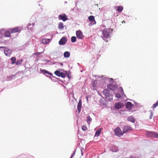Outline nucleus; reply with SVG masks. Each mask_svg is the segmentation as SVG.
I'll return each mask as SVG.
<instances>
[{"label": "nucleus", "mask_w": 158, "mask_h": 158, "mask_svg": "<svg viewBox=\"0 0 158 158\" xmlns=\"http://www.w3.org/2000/svg\"><path fill=\"white\" fill-rule=\"evenodd\" d=\"M113 30V29H105L102 31L103 36V37H102V38L105 41L107 42V40L104 39V38L106 39L110 38L111 37L110 35Z\"/></svg>", "instance_id": "f257e3e1"}, {"label": "nucleus", "mask_w": 158, "mask_h": 158, "mask_svg": "<svg viewBox=\"0 0 158 158\" xmlns=\"http://www.w3.org/2000/svg\"><path fill=\"white\" fill-rule=\"evenodd\" d=\"M103 94L105 96L107 102H110L113 100V95L110 93L109 90L107 89H104L103 91Z\"/></svg>", "instance_id": "f03ea898"}, {"label": "nucleus", "mask_w": 158, "mask_h": 158, "mask_svg": "<svg viewBox=\"0 0 158 158\" xmlns=\"http://www.w3.org/2000/svg\"><path fill=\"white\" fill-rule=\"evenodd\" d=\"M146 134L148 136L151 138H158V134L153 131H146Z\"/></svg>", "instance_id": "7ed1b4c3"}, {"label": "nucleus", "mask_w": 158, "mask_h": 158, "mask_svg": "<svg viewBox=\"0 0 158 158\" xmlns=\"http://www.w3.org/2000/svg\"><path fill=\"white\" fill-rule=\"evenodd\" d=\"M2 48L4 50V53L6 56H10L12 52L11 50L9 49L7 47H0V48Z\"/></svg>", "instance_id": "20e7f679"}, {"label": "nucleus", "mask_w": 158, "mask_h": 158, "mask_svg": "<svg viewBox=\"0 0 158 158\" xmlns=\"http://www.w3.org/2000/svg\"><path fill=\"white\" fill-rule=\"evenodd\" d=\"M114 132L115 135L118 136L120 137L123 135V133L122 132V131L119 127H117L114 130Z\"/></svg>", "instance_id": "39448f33"}, {"label": "nucleus", "mask_w": 158, "mask_h": 158, "mask_svg": "<svg viewBox=\"0 0 158 158\" xmlns=\"http://www.w3.org/2000/svg\"><path fill=\"white\" fill-rule=\"evenodd\" d=\"M107 86L108 89L113 91L116 90L117 88V85L114 83L108 84Z\"/></svg>", "instance_id": "423d86ee"}, {"label": "nucleus", "mask_w": 158, "mask_h": 158, "mask_svg": "<svg viewBox=\"0 0 158 158\" xmlns=\"http://www.w3.org/2000/svg\"><path fill=\"white\" fill-rule=\"evenodd\" d=\"M67 40L66 37L63 36L60 40L59 44L60 45H64L67 42Z\"/></svg>", "instance_id": "0eeeda50"}, {"label": "nucleus", "mask_w": 158, "mask_h": 158, "mask_svg": "<svg viewBox=\"0 0 158 158\" xmlns=\"http://www.w3.org/2000/svg\"><path fill=\"white\" fill-rule=\"evenodd\" d=\"M58 18L59 20H61L63 22H65L68 19L66 15L65 14L59 15Z\"/></svg>", "instance_id": "6e6552de"}, {"label": "nucleus", "mask_w": 158, "mask_h": 158, "mask_svg": "<svg viewBox=\"0 0 158 158\" xmlns=\"http://www.w3.org/2000/svg\"><path fill=\"white\" fill-rule=\"evenodd\" d=\"M132 130L131 127L128 126H125L123 127V134L128 132L129 131H131Z\"/></svg>", "instance_id": "1a4fd4ad"}, {"label": "nucleus", "mask_w": 158, "mask_h": 158, "mask_svg": "<svg viewBox=\"0 0 158 158\" xmlns=\"http://www.w3.org/2000/svg\"><path fill=\"white\" fill-rule=\"evenodd\" d=\"M77 37L78 39H82L84 38L82 32L80 30L77 31L76 32Z\"/></svg>", "instance_id": "9d476101"}, {"label": "nucleus", "mask_w": 158, "mask_h": 158, "mask_svg": "<svg viewBox=\"0 0 158 158\" xmlns=\"http://www.w3.org/2000/svg\"><path fill=\"white\" fill-rule=\"evenodd\" d=\"M40 71L41 72L43 73L45 75H46V74H48L52 76L53 78L58 79V78H57L53 76L52 75V73L49 72H48V71L45 69H40Z\"/></svg>", "instance_id": "9b49d317"}, {"label": "nucleus", "mask_w": 158, "mask_h": 158, "mask_svg": "<svg viewBox=\"0 0 158 158\" xmlns=\"http://www.w3.org/2000/svg\"><path fill=\"white\" fill-rule=\"evenodd\" d=\"M134 106L131 102H127L126 103V107L127 109L129 110H131Z\"/></svg>", "instance_id": "f8f14e48"}, {"label": "nucleus", "mask_w": 158, "mask_h": 158, "mask_svg": "<svg viewBox=\"0 0 158 158\" xmlns=\"http://www.w3.org/2000/svg\"><path fill=\"white\" fill-rule=\"evenodd\" d=\"M20 27L13 28L11 30V32L12 33H16L18 32H20L21 31V29H20Z\"/></svg>", "instance_id": "ddd939ff"}, {"label": "nucleus", "mask_w": 158, "mask_h": 158, "mask_svg": "<svg viewBox=\"0 0 158 158\" xmlns=\"http://www.w3.org/2000/svg\"><path fill=\"white\" fill-rule=\"evenodd\" d=\"M123 106L122 104L119 102L115 103L114 107L116 109L118 110L121 108Z\"/></svg>", "instance_id": "4468645a"}, {"label": "nucleus", "mask_w": 158, "mask_h": 158, "mask_svg": "<svg viewBox=\"0 0 158 158\" xmlns=\"http://www.w3.org/2000/svg\"><path fill=\"white\" fill-rule=\"evenodd\" d=\"M82 106V102L81 100H80L77 106V109L78 111V112L79 113L81 111V107Z\"/></svg>", "instance_id": "2eb2a0df"}, {"label": "nucleus", "mask_w": 158, "mask_h": 158, "mask_svg": "<svg viewBox=\"0 0 158 158\" xmlns=\"http://www.w3.org/2000/svg\"><path fill=\"white\" fill-rule=\"evenodd\" d=\"M51 40V39H44L40 40L41 43L43 44H47L49 43L50 40Z\"/></svg>", "instance_id": "dca6fc26"}, {"label": "nucleus", "mask_w": 158, "mask_h": 158, "mask_svg": "<svg viewBox=\"0 0 158 158\" xmlns=\"http://www.w3.org/2000/svg\"><path fill=\"white\" fill-rule=\"evenodd\" d=\"M127 119L128 121L133 123H134L135 121V118L132 116L128 117Z\"/></svg>", "instance_id": "f3484780"}, {"label": "nucleus", "mask_w": 158, "mask_h": 158, "mask_svg": "<svg viewBox=\"0 0 158 158\" xmlns=\"http://www.w3.org/2000/svg\"><path fill=\"white\" fill-rule=\"evenodd\" d=\"M88 19L90 22L94 21V23L93 24H95L96 23V21L95 20L94 17L93 15H90L88 17Z\"/></svg>", "instance_id": "a211bd4d"}, {"label": "nucleus", "mask_w": 158, "mask_h": 158, "mask_svg": "<svg viewBox=\"0 0 158 158\" xmlns=\"http://www.w3.org/2000/svg\"><path fill=\"white\" fill-rule=\"evenodd\" d=\"M16 74L14 75H12L10 76H8L7 77V79L8 81H11L12 80L15 79V77L16 75Z\"/></svg>", "instance_id": "6ab92c4d"}, {"label": "nucleus", "mask_w": 158, "mask_h": 158, "mask_svg": "<svg viewBox=\"0 0 158 158\" xmlns=\"http://www.w3.org/2000/svg\"><path fill=\"white\" fill-rule=\"evenodd\" d=\"M102 129V128H99L96 131L95 134V136L98 137L100 135Z\"/></svg>", "instance_id": "aec40b11"}, {"label": "nucleus", "mask_w": 158, "mask_h": 158, "mask_svg": "<svg viewBox=\"0 0 158 158\" xmlns=\"http://www.w3.org/2000/svg\"><path fill=\"white\" fill-rule=\"evenodd\" d=\"M70 56V53L68 51H66L64 53V57L68 58Z\"/></svg>", "instance_id": "412c9836"}, {"label": "nucleus", "mask_w": 158, "mask_h": 158, "mask_svg": "<svg viewBox=\"0 0 158 158\" xmlns=\"http://www.w3.org/2000/svg\"><path fill=\"white\" fill-rule=\"evenodd\" d=\"M97 84V81L96 80L94 81L92 83V87L93 88V89H96V85Z\"/></svg>", "instance_id": "4be33fe9"}, {"label": "nucleus", "mask_w": 158, "mask_h": 158, "mask_svg": "<svg viewBox=\"0 0 158 158\" xmlns=\"http://www.w3.org/2000/svg\"><path fill=\"white\" fill-rule=\"evenodd\" d=\"M23 59H21L19 60H18L16 62V65H18L21 64L23 61Z\"/></svg>", "instance_id": "5701e85b"}, {"label": "nucleus", "mask_w": 158, "mask_h": 158, "mask_svg": "<svg viewBox=\"0 0 158 158\" xmlns=\"http://www.w3.org/2000/svg\"><path fill=\"white\" fill-rule=\"evenodd\" d=\"M123 7L122 6H120L118 7L117 10L118 11V12L120 13L123 10Z\"/></svg>", "instance_id": "b1692460"}, {"label": "nucleus", "mask_w": 158, "mask_h": 158, "mask_svg": "<svg viewBox=\"0 0 158 158\" xmlns=\"http://www.w3.org/2000/svg\"><path fill=\"white\" fill-rule=\"evenodd\" d=\"M4 35L6 37H9L10 35V33L9 31H6L5 32Z\"/></svg>", "instance_id": "393cba45"}, {"label": "nucleus", "mask_w": 158, "mask_h": 158, "mask_svg": "<svg viewBox=\"0 0 158 158\" xmlns=\"http://www.w3.org/2000/svg\"><path fill=\"white\" fill-rule=\"evenodd\" d=\"M11 63L13 64L16 63V58L15 57H12L11 58Z\"/></svg>", "instance_id": "a878e982"}, {"label": "nucleus", "mask_w": 158, "mask_h": 158, "mask_svg": "<svg viewBox=\"0 0 158 158\" xmlns=\"http://www.w3.org/2000/svg\"><path fill=\"white\" fill-rule=\"evenodd\" d=\"M58 28L59 29H62L64 28V24L62 23H59L58 25Z\"/></svg>", "instance_id": "bb28decb"}, {"label": "nucleus", "mask_w": 158, "mask_h": 158, "mask_svg": "<svg viewBox=\"0 0 158 158\" xmlns=\"http://www.w3.org/2000/svg\"><path fill=\"white\" fill-rule=\"evenodd\" d=\"M71 41L72 43H74L76 41V37L75 36H72L71 39Z\"/></svg>", "instance_id": "cd10ccee"}, {"label": "nucleus", "mask_w": 158, "mask_h": 158, "mask_svg": "<svg viewBox=\"0 0 158 158\" xmlns=\"http://www.w3.org/2000/svg\"><path fill=\"white\" fill-rule=\"evenodd\" d=\"M87 121L88 123H90L92 121V118L89 115L87 116Z\"/></svg>", "instance_id": "c85d7f7f"}, {"label": "nucleus", "mask_w": 158, "mask_h": 158, "mask_svg": "<svg viewBox=\"0 0 158 158\" xmlns=\"http://www.w3.org/2000/svg\"><path fill=\"white\" fill-rule=\"evenodd\" d=\"M61 72H60L59 70H57L55 71L54 74L57 76H58V77H60Z\"/></svg>", "instance_id": "c756f323"}, {"label": "nucleus", "mask_w": 158, "mask_h": 158, "mask_svg": "<svg viewBox=\"0 0 158 158\" xmlns=\"http://www.w3.org/2000/svg\"><path fill=\"white\" fill-rule=\"evenodd\" d=\"M118 149L115 147H113L111 149V151L113 152H117L118 151Z\"/></svg>", "instance_id": "7c9ffc66"}, {"label": "nucleus", "mask_w": 158, "mask_h": 158, "mask_svg": "<svg viewBox=\"0 0 158 158\" xmlns=\"http://www.w3.org/2000/svg\"><path fill=\"white\" fill-rule=\"evenodd\" d=\"M115 97L118 98H120L122 96L120 94L118 93H116L115 94Z\"/></svg>", "instance_id": "2f4dec72"}, {"label": "nucleus", "mask_w": 158, "mask_h": 158, "mask_svg": "<svg viewBox=\"0 0 158 158\" xmlns=\"http://www.w3.org/2000/svg\"><path fill=\"white\" fill-rule=\"evenodd\" d=\"M158 106V100H157L156 103L154 104L152 106V107L153 108H155L157 106Z\"/></svg>", "instance_id": "473e14b6"}, {"label": "nucleus", "mask_w": 158, "mask_h": 158, "mask_svg": "<svg viewBox=\"0 0 158 158\" xmlns=\"http://www.w3.org/2000/svg\"><path fill=\"white\" fill-rule=\"evenodd\" d=\"M60 77H61L62 78H65L66 77V73L65 74L64 73L61 72L60 75Z\"/></svg>", "instance_id": "72a5a7b5"}, {"label": "nucleus", "mask_w": 158, "mask_h": 158, "mask_svg": "<svg viewBox=\"0 0 158 158\" xmlns=\"http://www.w3.org/2000/svg\"><path fill=\"white\" fill-rule=\"evenodd\" d=\"M65 73H66V75H67L69 79H70L71 78V76H70V73L69 72L68 73H67V71H65Z\"/></svg>", "instance_id": "f704fd0d"}, {"label": "nucleus", "mask_w": 158, "mask_h": 158, "mask_svg": "<svg viewBox=\"0 0 158 158\" xmlns=\"http://www.w3.org/2000/svg\"><path fill=\"white\" fill-rule=\"evenodd\" d=\"M150 114L149 116V119H150L152 118L153 116V113L152 110H150Z\"/></svg>", "instance_id": "c9c22d12"}, {"label": "nucleus", "mask_w": 158, "mask_h": 158, "mask_svg": "<svg viewBox=\"0 0 158 158\" xmlns=\"http://www.w3.org/2000/svg\"><path fill=\"white\" fill-rule=\"evenodd\" d=\"M43 52H36L35 53H34V54L37 56H39L40 54H41Z\"/></svg>", "instance_id": "e433bc0d"}, {"label": "nucleus", "mask_w": 158, "mask_h": 158, "mask_svg": "<svg viewBox=\"0 0 158 158\" xmlns=\"http://www.w3.org/2000/svg\"><path fill=\"white\" fill-rule=\"evenodd\" d=\"M82 129L83 131H85L87 130V127L83 125L82 127Z\"/></svg>", "instance_id": "4c0bfd02"}, {"label": "nucleus", "mask_w": 158, "mask_h": 158, "mask_svg": "<svg viewBox=\"0 0 158 158\" xmlns=\"http://www.w3.org/2000/svg\"><path fill=\"white\" fill-rule=\"evenodd\" d=\"M31 24L30 23H29L28 24L27 26L28 29H30V30L32 29L31 28L32 27H31Z\"/></svg>", "instance_id": "58836bf2"}, {"label": "nucleus", "mask_w": 158, "mask_h": 158, "mask_svg": "<svg viewBox=\"0 0 158 158\" xmlns=\"http://www.w3.org/2000/svg\"><path fill=\"white\" fill-rule=\"evenodd\" d=\"M76 150H75L73 152V153H72L71 156L72 157H73V156L75 154V152H76Z\"/></svg>", "instance_id": "ea45409f"}, {"label": "nucleus", "mask_w": 158, "mask_h": 158, "mask_svg": "<svg viewBox=\"0 0 158 158\" xmlns=\"http://www.w3.org/2000/svg\"><path fill=\"white\" fill-rule=\"evenodd\" d=\"M121 93L122 94V95L124 96H126L124 94V92L123 90H122V91L121 92Z\"/></svg>", "instance_id": "a19ab883"}, {"label": "nucleus", "mask_w": 158, "mask_h": 158, "mask_svg": "<svg viewBox=\"0 0 158 158\" xmlns=\"http://www.w3.org/2000/svg\"><path fill=\"white\" fill-rule=\"evenodd\" d=\"M109 81L111 83H112V82H113V83H114V82H113V78H111L110 79Z\"/></svg>", "instance_id": "79ce46f5"}, {"label": "nucleus", "mask_w": 158, "mask_h": 158, "mask_svg": "<svg viewBox=\"0 0 158 158\" xmlns=\"http://www.w3.org/2000/svg\"><path fill=\"white\" fill-rule=\"evenodd\" d=\"M43 61L44 62H50L49 60H47L46 59H44V60H43Z\"/></svg>", "instance_id": "37998d69"}, {"label": "nucleus", "mask_w": 158, "mask_h": 158, "mask_svg": "<svg viewBox=\"0 0 158 158\" xmlns=\"http://www.w3.org/2000/svg\"><path fill=\"white\" fill-rule=\"evenodd\" d=\"M134 103L136 106H138L139 105V104L138 103L134 102Z\"/></svg>", "instance_id": "c03bdc74"}, {"label": "nucleus", "mask_w": 158, "mask_h": 158, "mask_svg": "<svg viewBox=\"0 0 158 158\" xmlns=\"http://www.w3.org/2000/svg\"><path fill=\"white\" fill-rule=\"evenodd\" d=\"M82 150H83V149H81V154L82 156L83 155V152H82Z\"/></svg>", "instance_id": "a18cd8bd"}, {"label": "nucleus", "mask_w": 158, "mask_h": 158, "mask_svg": "<svg viewBox=\"0 0 158 158\" xmlns=\"http://www.w3.org/2000/svg\"><path fill=\"white\" fill-rule=\"evenodd\" d=\"M119 89H120L121 92V91H122V90H123V88H122V87H119Z\"/></svg>", "instance_id": "49530a36"}, {"label": "nucleus", "mask_w": 158, "mask_h": 158, "mask_svg": "<svg viewBox=\"0 0 158 158\" xmlns=\"http://www.w3.org/2000/svg\"><path fill=\"white\" fill-rule=\"evenodd\" d=\"M130 158H136L135 156H131L130 157Z\"/></svg>", "instance_id": "de8ad7c7"}, {"label": "nucleus", "mask_w": 158, "mask_h": 158, "mask_svg": "<svg viewBox=\"0 0 158 158\" xmlns=\"http://www.w3.org/2000/svg\"><path fill=\"white\" fill-rule=\"evenodd\" d=\"M48 77H49V78L51 79V80L52 81H54V80H52V77L51 76H49Z\"/></svg>", "instance_id": "09e8293b"}, {"label": "nucleus", "mask_w": 158, "mask_h": 158, "mask_svg": "<svg viewBox=\"0 0 158 158\" xmlns=\"http://www.w3.org/2000/svg\"><path fill=\"white\" fill-rule=\"evenodd\" d=\"M92 25V24L91 23H90L89 24V26H91Z\"/></svg>", "instance_id": "8fccbe9b"}, {"label": "nucleus", "mask_w": 158, "mask_h": 158, "mask_svg": "<svg viewBox=\"0 0 158 158\" xmlns=\"http://www.w3.org/2000/svg\"><path fill=\"white\" fill-rule=\"evenodd\" d=\"M35 25V23H32V27L33 26H34Z\"/></svg>", "instance_id": "3c124183"}, {"label": "nucleus", "mask_w": 158, "mask_h": 158, "mask_svg": "<svg viewBox=\"0 0 158 158\" xmlns=\"http://www.w3.org/2000/svg\"><path fill=\"white\" fill-rule=\"evenodd\" d=\"M53 78L54 79H52V80H54V81H56V79H56V78ZM57 80H59V79H57Z\"/></svg>", "instance_id": "603ef678"}, {"label": "nucleus", "mask_w": 158, "mask_h": 158, "mask_svg": "<svg viewBox=\"0 0 158 158\" xmlns=\"http://www.w3.org/2000/svg\"><path fill=\"white\" fill-rule=\"evenodd\" d=\"M86 98L87 99V102H88V97L87 96H86Z\"/></svg>", "instance_id": "864d4df0"}, {"label": "nucleus", "mask_w": 158, "mask_h": 158, "mask_svg": "<svg viewBox=\"0 0 158 158\" xmlns=\"http://www.w3.org/2000/svg\"><path fill=\"white\" fill-rule=\"evenodd\" d=\"M60 65L62 66H63V64L62 63H60Z\"/></svg>", "instance_id": "5fc2aeb1"}, {"label": "nucleus", "mask_w": 158, "mask_h": 158, "mask_svg": "<svg viewBox=\"0 0 158 158\" xmlns=\"http://www.w3.org/2000/svg\"><path fill=\"white\" fill-rule=\"evenodd\" d=\"M122 23H125L124 21H123L122 22Z\"/></svg>", "instance_id": "6e6d98bb"}, {"label": "nucleus", "mask_w": 158, "mask_h": 158, "mask_svg": "<svg viewBox=\"0 0 158 158\" xmlns=\"http://www.w3.org/2000/svg\"><path fill=\"white\" fill-rule=\"evenodd\" d=\"M46 76H47V77H49V76H48V75H45Z\"/></svg>", "instance_id": "4d7b16f0"}, {"label": "nucleus", "mask_w": 158, "mask_h": 158, "mask_svg": "<svg viewBox=\"0 0 158 158\" xmlns=\"http://www.w3.org/2000/svg\"><path fill=\"white\" fill-rule=\"evenodd\" d=\"M103 105H105V106H106V103L105 104H103Z\"/></svg>", "instance_id": "13d9d810"}, {"label": "nucleus", "mask_w": 158, "mask_h": 158, "mask_svg": "<svg viewBox=\"0 0 158 158\" xmlns=\"http://www.w3.org/2000/svg\"><path fill=\"white\" fill-rule=\"evenodd\" d=\"M65 2V3H67V2Z\"/></svg>", "instance_id": "bf43d9fd"}, {"label": "nucleus", "mask_w": 158, "mask_h": 158, "mask_svg": "<svg viewBox=\"0 0 158 158\" xmlns=\"http://www.w3.org/2000/svg\"><path fill=\"white\" fill-rule=\"evenodd\" d=\"M99 56H99H100V55H98V56Z\"/></svg>", "instance_id": "052dcab7"}, {"label": "nucleus", "mask_w": 158, "mask_h": 158, "mask_svg": "<svg viewBox=\"0 0 158 158\" xmlns=\"http://www.w3.org/2000/svg\"><path fill=\"white\" fill-rule=\"evenodd\" d=\"M73 157H72L71 156V157L70 158H72Z\"/></svg>", "instance_id": "680f3d73"}, {"label": "nucleus", "mask_w": 158, "mask_h": 158, "mask_svg": "<svg viewBox=\"0 0 158 158\" xmlns=\"http://www.w3.org/2000/svg\"><path fill=\"white\" fill-rule=\"evenodd\" d=\"M76 3V4H77L76 3Z\"/></svg>", "instance_id": "e2e57ef3"}]
</instances>
